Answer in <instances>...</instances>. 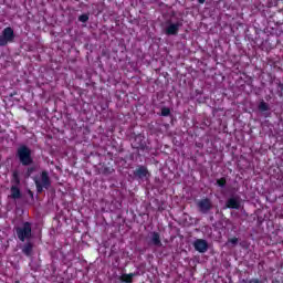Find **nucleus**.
Listing matches in <instances>:
<instances>
[{
	"label": "nucleus",
	"mask_w": 283,
	"mask_h": 283,
	"mask_svg": "<svg viewBox=\"0 0 283 283\" xmlns=\"http://www.w3.org/2000/svg\"><path fill=\"white\" fill-rule=\"evenodd\" d=\"M171 115V109L169 107H161V116H170Z\"/></svg>",
	"instance_id": "6ab92c4d"
},
{
	"label": "nucleus",
	"mask_w": 283,
	"mask_h": 283,
	"mask_svg": "<svg viewBox=\"0 0 283 283\" xmlns=\"http://www.w3.org/2000/svg\"><path fill=\"white\" fill-rule=\"evenodd\" d=\"M11 185L12 187H19V185H21V177L19 176V171L17 170L12 172Z\"/></svg>",
	"instance_id": "4468645a"
},
{
	"label": "nucleus",
	"mask_w": 283,
	"mask_h": 283,
	"mask_svg": "<svg viewBox=\"0 0 283 283\" xmlns=\"http://www.w3.org/2000/svg\"><path fill=\"white\" fill-rule=\"evenodd\" d=\"M258 109H259V112H269L271 109V107H269V104L266 102H264V99H262L259 103Z\"/></svg>",
	"instance_id": "dca6fc26"
},
{
	"label": "nucleus",
	"mask_w": 283,
	"mask_h": 283,
	"mask_svg": "<svg viewBox=\"0 0 283 283\" xmlns=\"http://www.w3.org/2000/svg\"><path fill=\"white\" fill-rule=\"evenodd\" d=\"M32 171H34V168H28L29 176H30V174H32Z\"/></svg>",
	"instance_id": "5701e85b"
},
{
	"label": "nucleus",
	"mask_w": 283,
	"mask_h": 283,
	"mask_svg": "<svg viewBox=\"0 0 283 283\" xmlns=\"http://www.w3.org/2000/svg\"><path fill=\"white\" fill-rule=\"evenodd\" d=\"M14 232L20 242H28L32 238V223L30 221H25L21 227H15Z\"/></svg>",
	"instance_id": "f257e3e1"
},
{
	"label": "nucleus",
	"mask_w": 283,
	"mask_h": 283,
	"mask_svg": "<svg viewBox=\"0 0 283 283\" xmlns=\"http://www.w3.org/2000/svg\"><path fill=\"white\" fill-rule=\"evenodd\" d=\"M197 207L200 213H209L213 209V203H211V199L205 198L197 202Z\"/></svg>",
	"instance_id": "423d86ee"
},
{
	"label": "nucleus",
	"mask_w": 283,
	"mask_h": 283,
	"mask_svg": "<svg viewBox=\"0 0 283 283\" xmlns=\"http://www.w3.org/2000/svg\"><path fill=\"white\" fill-rule=\"evenodd\" d=\"M195 251H198V253H207L209 250V243L205 239H197L193 242Z\"/></svg>",
	"instance_id": "1a4fd4ad"
},
{
	"label": "nucleus",
	"mask_w": 283,
	"mask_h": 283,
	"mask_svg": "<svg viewBox=\"0 0 283 283\" xmlns=\"http://www.w3.org/2000/svg\"><path fill=\"white\" fill-rule=\"evenodd\" d=\"M249 283H264V281L260 280V279H251L249 281Z\"/></svg>",
	"instance_id": "412c9836"
},
{
	"label": "nucleus",
	"mask_w": 283,
	"mask_h": 283,
	"mask_svg": "<svg viewBox=\"0 0 283 283\" xmlns=\"http://www.w3.org/2000/svg\"><path fill=\"white\" fill-rule=\"evenodd\" d=\"M228 242H229L230 244H233V247H235V244H238L239 240H238L237 237H233V238H231V239H228Z\"/></svg>",
	"instance_id": "aec40b11"
},
{
	"label": "nucleus",
	"mask_w": 283,
	"mask_h": 283,
	"mask_svg": "<svg viewBox=\"0 0 283 283\" xmlns=\"http://www.w3.org/2000/svg\"><path fill=\"white\" fill-rule=\"evenodd\" d=\"M17 158H19L23 167H30V165L34 163V159L32 158V150L25 145H22L18 148Z\"/></svg>",
	"instance_id": "f03ea898"
},
{
	"label": "nucleus",
	"mask_w": 283,
	"mask_h": 283,
	"mask_svg": "<svg viewBox=\"0 0 283 283\" xmlns=\"http://www.w3.org/2000/svg\"><path fill=\"white\" fill-rule=\"evenodd\" d=\"M150 244H153V247H163V241L160 240V233L159 232H151L150 233Z\"/></svg>",
	"instance_id": "f8f14e48"
},
{
	"label": "nucleus",
	"mask_w": 283,
	"mask_h": 283,
	"mask_svg": "<svg viewBox=\"0 0 283 283\" xmlns=\"http://www.w3.org/2000/svg\"><path fill=\"white\" fill-rule=\"evenodd\" d=\"M11 195L10 198H12V200H19L21 199V189L19 188V186H11L10 188Z\"/></svg>",
	"instance_id": "ddd939ff"
},
{
	"label": "nucleus",
	"mask_w": 283,
	"mask_h": 283,
	"mask_svg": "<svg viewBox=\"0 0 283 283\" xmlns=\"http://www.w3.org/2000/svg\"><path fill=\"white\" fill-rule=\"evenodd\" d=\"M41 179H34L35 188L38 193H43V189H50L52 187V180L50 174L44 170L41 172Z\"/></svg>",
	"instance_id": "7ed1b4c3"
},
{
	"label": "nucleus",
	"mask_w": 283,
	"mask_h": 283,
	"mask_svg": "<svg viewBox=\"0 0 283 283\" xmlns=\"http://www.w3.org/2000/svg\"><path fill=\"white\" fill-rule=\"evenodd\" d=\"M133 176H135V178H138L139 180L149 178V169L145 165H138L137 168L133 171Z\"/></svg>",
	"instance_id": "0eeeda50"
},
{
	"label": "nucleus",
	"mask_w": 283,
	"mask_h": 283,
	"mask_svg": "<svg viewBox=\"0 0 283 283\" xmlns=\"http://www.w3.org/2000/svg\"><path fill=\"white\" fill-rule=\"evenodd\" d=\"M217 185H218L221 189H224V187H227V178L221 177V178L217 179Z\"/></svg>",
	"instance_id": "f3484780"
},
{
	"label": "nucleus",
	"mask_w": 283,
	"mask_h": 283,
	"mask_svg": "<svg viewBox=\"0 0 283 283\" xmlns=\"http://www.w3.org/2000/svg\"><path fill=\"white\" fill-rule=\"evenodd\" d=\"M227 209H240V199L238 197H230L226 201Z\"/></svg>",
	"instance_id": "9b49d317"
},
{
	"label": "nucleus",
	"mask_w": 283,
	"mask_h": 283,
	"mask_svg": "<svg viewBox=\"0 0 283 283\" xmlns=\"http://www.w3.org/2000/svg\"><path fill=\"white\" fill-rule=\"evenodd\" d=\"M28 195L30 196L31 200H34V192L32 190H28Z\"/></svg>",
	"instance_id": "4be33fe9"
},
{
	"label": "nucleus",
	"mask_w": 283,
	"mask_h": 283,
	"mask_svg": "<svg viewBox=\"0 0 283 283\" xmlns=\"http://www.w3.org/2000/svg\"><path fill=\"white\" fill-rule=\"evenodd\" d=\"M182 28V22L172 23L171 21L166 22L165 34L167 36H176Z\"/></svg>",
	"instance_id": "39448f33"
},
{
	"label": "nucleus",
	"mask_w": 283,
	"mask_h": 283,
	"mask_svg": "<svg viewBox=\"0 0 283 283\" xmlns=\"http://www.w3.org/2000/svg\"><path fill=\"white\" fill-rule=\"evenodd\" d=\"M78 21H80L81 23H87V22L90 21V15H88L87 13L81 14V15L78 17Z\"/></svg>",
	"instance_id": "a211bd4d"
},
{
	"label": "nucleus",
	"mask_w": 283,
	"mask_h": 283,
	"mask_svg": "<svg viewBox=\"0 0 283 283\" xmlns=\"http://www.w3.org/2000/svg\"><path fill=\"white\" fill-rule=\"evenodd\" d=\"M133 149H138L140 151H147L149 147H147V143L145 142V137L138 135L135 137L134 142L132 143Z\"/></svg>",
	"instance_id": "6e6552de"
},
{
	"label": "nucleus",
	"mask_w": 283,
	"mask_h": 283,
	"mask_svg": "<svg viewBox=\"0 0 283 283\" xmlns=\"http://www.w3.org/2000/svg\"><path fill=\"white\" fill-rule=\"evenodd\" d=\"M206 0H198V3H205Z\"/></svg>",
	"instance_id": "b1692460"
},
{
	"label": "nucleus",
	"mask_w": 283,
	"mask_h": 283,
	"mask_svg": "<svg viewBox=\"0 0 283 283\" xmlns=\"http://www.w3.org/2000/svg\"><path fill=\"white\" fill-rule=\"evenodd\" d=\"M8 43H14V29L7 27L0 34V48H6Z\"/></svg>",
	"instance_id": "20e7f679"
},
{
	"label": "nucleus",
	"mask_w": 283,
	"mask_h": 283,
	"mask_svg": "<svg viewBox=\"0 0 283 283\" xmlns=\"http://www.w3.org/2000/svg\"><path fill=\"white\" fill-rule=\"evenodd\" d=\"M135 276H136L135 273L122 274L119 280H120V282H124V283H132V282H134Z\"/></svg>",
	"instance_id": "2eb2a0df"
},
{
	"label": "nucleus",
	"mask_w": 283,
	"mask_h": 283,
	"mask_svg": "<svg viewBox=\"0 0 283 283\" xmlns=\"http://www.w3.org/2000/svg\"><path fill=\"white\" fill-rule=\"evenodd\" d=\"M21 251H22L23 255H25L27 258H32V253L34 251V243H32V241H27L21 247Z\"/></svg>",
	"instance_id": "9d476101"
}]
</instances>
